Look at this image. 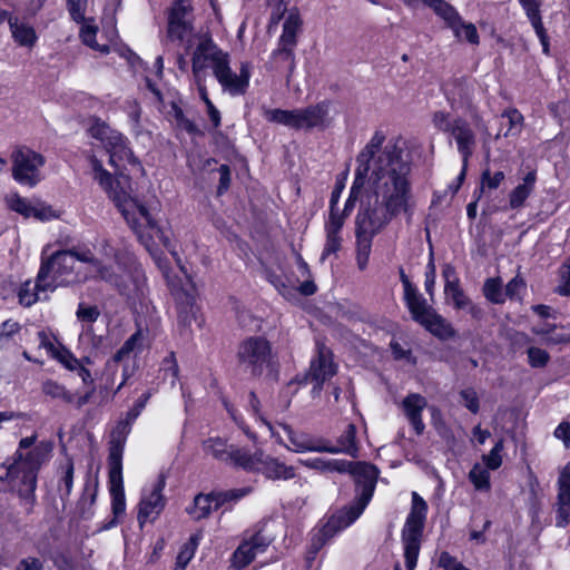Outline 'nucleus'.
Instances as JSON below:
<instances>
[{
  "label": "nucleus",
  "mask_w": 570,
  "mask_h": 570,
  "mask_svg": "<svg viewBox=\"0 0 570 570\" xmlns=\"http://www.w3.org/2000/svg\"><path fill=\"white\" fill-rule=\"evenodd\" d=\"M354 180L350 188L338 217L342 220L352 214L366 180L368 179L377 196L382 198V207L386 210L390 223L400 214L409 219L413 216L412 171L413 161L400 145V138L386 140L382 130H375L367 144L356 156Z\"/></svg>",
  "instance_id": "obj_1"
},
{
  "label": "nucleus",
  "mask_w": 570,
  "mask_h": 570,
  "mask_svg": "<svg viewBox=\"0 0 570 570\" xmlns=\"http://www.w3.org/2000/svg\"><path fill=\"white\" fill-rule=\"evenodd\" d=\"M89 164L94 180L120 210L139 243L148 252H153L158 246L169 249L171 247L169 233L153 218L148 207L132 198L95 155L89 158Z\"/></svg>",
  "instance_id": "obj_2"
},
{
  "label": "nucleus",
  "mask_w": 570,
  "mask_h": 570,
  "mask_svg": "<svg viewBox=\"0 0 570 570\" xmlns=\"http://www.w3.org/2000/svg\"><path fill=\"white\" fill-rule=\"evenodd\" d=\"M36 435L22 438L18 450L8 458L1 466L6 470L4 480H20L18 495L24 502L29 513L36 503L38 473L45 460V452L39 446L23 454L21 450L30 449L36 442Z\"/></svg>",
  "instance_id": "obj_3"
},
{
  "label": "nucleus",
  "mask_w": 570,
  "mask_h": 570,
  "mask_svg": "<svg viewBox=\"0 0 570 570\" xmlns=\"http://www.w3.org/2000/svg\"><path fill=\"white\" fill-rule=\"evenodd\" d=\"M399 276L404 289L403 301L412 320L440 341L454 338L456 331L453 325L428 304L402 266L399 267Z\"/></svg>",
  "instance_id": "obj_4"
},
{
  "label": "nucleus",
  "mask_w": 570,
  "mask_h": 570,
  "mask_svg": "<svg viewBox=\"0 0 570 570\" xmlns=\"http://www.w3.org/2000/svg\"><path fill=\"white\" fill-rule=\"evenodd\" d=\"M428 510L429 507L426 501L417 492H413L411 509L401 531L406 570H414L417 564ZM393 570L402 569L397 563Z\"/></svg>",
  "instance_id": "obj_5"
},
{
  "label": "nucleus",
  "mask_w": 570,
  "mask_h": 570,
  "mask_svg": "<svg viewBox=\"0 0 570 570\" xmlns=\"http://www.w3.org/2000/svg\"><path fill=\"white\" fill-rule=\"evenodd\" d=\"M238 366L253 377H261L273 361V347L264 336H249L243 340L237 348Z\"/></svg>",
  "instance_id": "obj_6"
},
{
  "label": "nucleus",
  "mask_w": 570,
  "mask_h": 570,
  "mask_svg": "<svg viewBox=\"0 0 570 570\" xmlns=\"http://www.w3.org/2000/svg\"><path fill=\"white\" fill-rule=\"evenodd\" d=\"M432 122L438 130L449 134L454 138L458 151L463 163L468 165L475 145V134L470 124L462 117H455L451 120L450 114L442 110L433 114Z\"/></svg>",
  "instance_id": "obj_7"
},
{
  "label": "nucleus",
  "mask_w": 570,
  "mask_h": 570,
  "mask_svg": "<svg viewBox=\"0 0 570 570\" xmlns=\"http://www.w3.org/2000/svg\"><path fill=\"white\" fill-rule=\"evenodd\" d=\"M75 268V259L69 249L55 252L46 259H41V264L37 274V286L39 289L55 291L58 285L67 281L72 275Z\"/></svg>",
  "instance_id": "obj_8"
},
{
  "label": "nucleus",
  "mask_w": 570,
  "mask_h": 570,
  "mask_svg": "<svg viewBox=\"0 0 570 570\" xmlns=\"http://www.w3.org/2000/svg\"><path fill=\"white\" fill-rule=\"evenodd\" d=\"M12 178L21 186L36 187L41 181L40 168L46 159L40 154L28 147H18L11 153Z\"/></svg>",
  "instance_id": "obj_9"
},
{
  "label": "nucleus",
  "mask_w": 570,
  "mask_h": 570,
  "mask_svg": "<svg viewBox=\"0 0 570 570\" xmlns=\"http://www.w3.org/2000/svg\"><path fill=\"white\" fill-rule=\"evenodd\" d=\"M171 294L177 309V328L180 336H191V324L196 322L199 327L204 323L200 307L196 303V287L190 284L188 288L184 286H173Z\"/></svg>",
  "instance_id": "obj_10"
},
{
  "label": "nucleus",
  "mask_w": 570,
  "mask_h": 570,
  "mask_svg": "<svg viewBox=\"0 0 570 570\" xmlns=\"http://www.w3.org/2000/svg\"><path fill=\"white\" fill-rule=\"evenodd\" d=\"M380 473V469L374 463L362 461L351 476L354 483L355 498L347 507L360 515L363 514L373 499Z\"/></svg>",
  "instance_id": "obj_11"
},
{
  "label": "nucleus",
  "mask_w": 570,
  "mask_h": 570,
  "mask_svg": "<svg viewBox=\"0 0 570 570\" xmlns=\"http://www.w3.org/2000/svg\"><path fill=\"white\" fill-rule=\"evenodd\" d=\"M4 203L7 209L22 216L24 219L33 218L45 223L58 218L51 205L37 197L29 199L18 191L6 195Z\"/></svg>",
  "instance_id": "obj_12"
},
{
  "label": "nucleus",
  "mask_w": 570,
  "mask_h": 570,
  "mask_svg": "<svg viewBox=\"0 0 570 570\" xmlns=\"http://www.w3.org/2000/svg\"><path fill=\"white\" fill-rule=\"evenodd\" d=\"M228 52L220 49L212 36L206 35L200 38L191 56V72L196 81L202 80L208 62H212L213 75L217 72L218 62H224Z\"/></svg>",
  "instance_id": "obj_13"
},
{
  "label": "nucleus",
  "mask_w": 570,
  "mask_h": 570,
  "mask_svg": "<svg viewBox=\"0 0 570 570\" xmlns=\"http://www.w3.org/2000/svg\"><path fill=\"white\" fill-rule=\"evenodd\" d=\"M222 89L230 96H243L249 88L252 77V63L248 61L242 62L239 73H235L230 68L229 56L224 62H218L217 72L214 76Z\"/></svg>",
  "instance_id": "obj_14"
},
{
  "label": "nucleus",
  "mask_w": 570,
  "mask_h": 570,
  "mask_svg": "<svg viewBox=\"0 0 570 570\" xmlns=\"http://www.w3.org/2000/svg\"><path fill=\"white\" fill-rule=\"evenodd\" d=\"M331 101L325 99L308 105L304 108L295 109L294 130L311 131L313 129L325 130L330 127L332 119L330 117Z\"/></svg>",
  "instance_id": "obj_15"
},
{
  "label": "nucleus",
  "mask_w": 570,
  "mask_h": 570,
  "mask_svg": "<svg viewBox=\"0 0 570 570\" xmlns=\"http://www.w3.org/2000/svg\"><path fill=\"white\" fill-rule=\"evenodd\" d=\"M166 479L163 474L155 482L149 494L142 495L138 503L137 521L140 529L149 521L154 523L165 510L167 499L164 495Z\"/></svg>",
  "instance_id": "obj_16"
},
{
  "label": "nucleus",
  "mask_w": 570,
  "mask_h": 570,
  "mask_svg": "<svg viewBox=\"0 0 570 570\" xmlns=\"http://www.w3.org/2000/svg\"><path fill=\"white\" fill-rule=\"evenodd\" d=\"M316 355L311 360L308 374L314 389L322 390L325 382L337 374L338 365L334 362L333 351L321 341H316Z\"/></svg>",
  "instance_id": "obj_17"
},
{
  "label": "nucleus",
  "mask_w": 570,
  "mask_h": 570,
  "mask_svg": "<svg viewBox=\"0 0 570 570\" xmlns=\"http://www.w3.org/2000/svg\"><path fill=\"white\" fill-rule=\"evenodd\" d=\"M442 90L452 110L472 112L475 109L474 88L465 77L451 79L442 87Z\"/></svg>",
  "instance_id": "obj_18"
},
{
  "label": "nucleus",
  "mask_w": 570,
  "mask_h": 570,
  "mask_svg": "<svg viewBox=\"0 0 570 570\" xmlns=\"http://www.w3.org/2000/svg\"><path fill=\"white\" fill-rule=\"evenodd\" d=\"M108 487L111 499L112 518L101 529L109 530L119 524V517L126 512L122 468H108Z\"/></svg>",
  "instance_id": "obj_19"
},
{
  "label": "nucleus",
  "mask_w": 570,
  "mask_h": 570,
  "mask_svg": "<svg viewBox=\"0 0 570 570\" xmlns=\"http://www.w3.org/2000/svg\"><path fill=\"white\" fill-rule=\"evenodd\" d=\"M109 154V165L116 170L125 168L126 165L137 166L142 169L139 159L134 155L128 145V139L120 132H110L108 144L106 145ZM121 174V171H119Z\"/></svg>",
  "instance_id": "obj_20"
},
{
  "label": "nucleus",
  "mask_w": 570,
  "mask_h": 570,
  "mask_svg": "<svg viewBox=\"0 0 570 570\" xmlns=\"http://www.w3.org/2000/svg\"><path fill=\"white\" fill-rule=\"evenodd\" d=\"M557 485L556 527L567 528L570 525V461L560 472Z\"/></svg>",
  "instance_id": "obj_21"
},
{
  "label": "nucleus",
  "mask_w": 570,
  "mask_h": 570,
  "mask_svg": "<svg viewBox=\"0 0 570 570\" xmlns=\"http://www.w3.org/2000/svg\"><path fill=\"white\" fill-rule=\"evenodd\" d=\"M360 517L353 509L344 505L335 513L322 519L315 529L330 541L337 533L352 525Z\"/></svg>",
  "instance_id": "obj_22"
},
{
  "label": "nucleus",
  "mask_w": 570,
  "mask_h": 570,
  "mask_svg": "<svg viewBox=\"0 0 570 570\" xmlns=\"http://www.w3.org/2000/svg\"><path fill=\"white\" fill-rule=\"evenodd\" d=\"M134 422L124 419L117 422L111 431L109 452H108V468H122V455L127 438L131 432Z\"/></svg>",
  "instance_id": "obj_23"
},
{
  "label": "nucleus",
  "mask_w": 570,
  "mask_h": 570,
  "mask_svg": "<svg viewBox=\"0 0 570 570\" xmlns=\"http://www.w3.org/2000/svg\"><path fill=\"white\" fill-rule=\"evenodd\" d=\"M193 11L189 0H174L168 12V36L181 41L191 26L186 21V16Z\"/></svg>",
  "instance_id": "obj_24"
},
{
  "label": "nucleus",
  "mask_w": 570,
  "mask_h": 570,
  "mask_svg": "<svg viewBox=\"0 0 570 570\" xmlns=\"http://www.w3.org/2000/svg\"><path fill=\"white\" fill-rule=\"evenodd\" d=\"M356 434V425L348 423L344 432L337 438L335 445L331 444L327 440H322L323 448L321 450H323V453H343L353 459H357L360 455V445Z\"/></svg>",
  "instance_id": "obj_25"
},
{
  "label": "nucleus",
  "mask_w": 570,
  "mask_h": 570,
  "mask_svg": "<svg viewBox=\"0 0 570 570\" xmlns=\"http://www.w3.org/2000/svg\"><path fill=\"white\" fill-rule=\"evenodd\" d=\"M344 224L342 217H335L334 215L325 220V244L322 250V259L341 250L343 242L341 232Z\"/></svg>",
  "instance_id": "obj_26"
},
{
  "label": "nucleus",
  "mask_w": 570,
  "mask_h": 570,
  "mask_svg": "<svg viewBox=\"0 0 570 570\" xmlns=\"http://www.w3.org/2000/svg\"><path fill=\"white\" fill-rule=\"evenodd\" d=\"M376 209L370 206L361 207L355 217V235L370 236V233L375 230L379 233L389 223L386 220V210L384 209L383 218L376 219Z\"/></svg>",
  "instance_id": "obj_27"
},
{
  "label": "nucleus",
  "mask_w": 570,
  "mask_h": 570,
  "mask_svg": "<svg viewBox=\"0 0 570 570\" xmlns=\"http://www.w3.org/2000/svg\"><path fill=\"white\" fill-rule=\"evenodd\" d=\"M101 247L106 256H112L116 265L126 274L134 275L140 269V264L135 254L125 250L116 249L111 246L108 239L101 242Z\"/></svg>",
  "instance_id": "obj_28"
},
{
  "label": "nucleus",
  "mask_w": 570,
  "mask_h": 570,
  "mask_svg": "<svg viewBox=\"0 0 570 570\" xmlns=\"http://www.w3.org/2000/svg\"><path fill=\"white\" fill-rule=\"evenodd\" d=\"M258 473H262L268 480H292L295 478V469L292 465H286L276 458L267 456L265 460L261 459Z\"/></svg>",
  "instance_id": "obj_29"
},
{
  "label": "nucleus",
  "mask_w": 570,
  "mask_h": 570,
  "mask_svg": "<svg viewBox=\"0 0 570 570\" xmlns=\"http://www.w3.org/2000/svg\"><path fill=\"white\" fill-rule=\"evenodd\" d=\"M537 181L535 170L527 173L523 177V181L515 186L509 194V208L519 209L524 206L527 199L531 196L534 190Z\"/></svg>",
  "instance_id": "obj_30"
},
{
  "label": "nucleus",
  "mask_w": 570,
  "mask_h": 570,
  "mask_svg": "<svg viewBox=\"0 0 570 570\" xmlns=\"http://www.w3.org/2000/svg\"><path fill=\"white\" fill-rule=\"evenodd\" d=\"M59 479L57 482V490L62 501L68 500L73 488L75 479V464L71 456L67 455L65 461L57 468Z\"/></svg>",
  "instance_id": "obj_31"
},
{
  "label": "nucleus",
  "mask_w": 570,
  "mask_h": 570,
  "mask_svg": "<svg viewBox=\"0 0 570 570\" xmlns=\"http://www.w3.org/2000/svg\"><path fill=\"white\" fill-rule=\"evenodd\" d=\"M285 433L287 434L288 441L293 445V451L297 453L304 452H318L323 453V443L322 440H313L305 434L296 433L289 425L283 426Z\"/></svg>",
  "instance_id": "obj_32"
},
{
  "label": "nucleus",
  "mask_w": 570,
  "mask_h": 570,
  "mask_svg": "<svg viewBox=\"0 0 570 570\" xmlns=\"http://www.w3.org/2000/svg\"><path fill=\"white\" fill-rule=\"evenodd\" d=\"M204 537L203 530L191 533L189 539L180 547L176 557L174 570H185L194 558L195 552Z\"/></svg>",
  "instance_id": "obj_33"
},
{
  "label": "nucleus",
  "mask_w": 570,
  "mask_h": 570,
  "mask_svg": "<svg viewBox=\"0 0 570 570\" xmlns=\"http://www.w3.org/2000/svg\"><path fill=\"white\" fill-rule=\"evenodd\" d=\"M235 468H240L246 472H257L261 456L257 454H252L246 449H232L230 450V459L228 461Z\"/></svg>",
  "instance_id": "obj_34"
},
{
  "label": "nucleus",
  "mask_w": 570,
  "mask_h": 570,
  "mask_svg": "<svg viewBox=\"0 0 570 570\" xmlns=\"http://www.w3.org/2000/svg\"><path fill=\"white\" fill-rule=\"evenodd\" d=\"M433 12L444 20L448 28L456 31V24L461 21L459 11L446 0H435L430 7Z\"/></svg>",
  "instance_id": "obj_35"
},
{
  "label": "nucleus",
  "mask_w": 570,
  "mask_h": 570,
  "mask_svg": "<svg viewBox=\"0 0 570 570\" xmlns=\"http://www.w3.org/2000/svg\"><path fill=\"white\" fill-rule=\"evenodd\" d=\"M203 451L207 455H212L214 459L228 462L230 459V451H228L227 441L219 436L208 438L203 442Z\"/></svg>",
  "instance_id": "obj_36"
},
{
  "label": "nucleus",
  "mask_w": 570,
  "mask_h": 570,
  "mask_svg": "<svg viewBox=\"0 0 570 570\" xmlns=\"http://www.w3.org/2000/svg\"><path fill=\"white\" fill-rule=\"evenodd\" d=\"M264 528L265 524H256L253 531H247L243 539L257 554L264 553L273 541L264 533Z\"/></svg>",
  "instance_id": "obj_37"
},
{
  "label": "nucleus",
  "mask_w": 570,
  "mask_h": 570,
  "mask_svg": "<svg viewBox=\"0 0 570 570\" xmlns=\"http://www.w3.org/2000/svg\"><path fill=\"white\" fill-rule=\"evenodd\" d=\"M262 116L267 122L283 125L294 129L295 109L262 108Z\"/></svg>",
  "instance_id": "obj_38"
},
{
  "label": "nucleus",
  "mask_w": 570,
  "mask_h": 570,
  "mask_svg": "<svg viewBox=\"0 0 570 570\" xmlns=\"http://www.w3.org/2000/svg\"><path fill=\"white\" fill-rule=\"evenodd\" d=\"M212 495L209 493H198L195 495L193 504L186 509V512L194 520H202L209 517L214 507L212 505Z\"/></svg>",
  "instance_id": "obj_39"
},
{
  "label": "nucleus",
  "mask_w": 570,
  "mask_h": 570,
  "mask_svg": "<svg viewBox=\"0 0 570 570\" xmlns=\"http://www.w3.org/2000/svg\"><path fill=\"white\" fill-rule=\"evenodd\" d=\"M252 491L250 488H239L232 489L227 491H212L209 495H212V502L214 504V510L220 509L228 502H237Z\"/></svg>",
  "instance_id": "obj_40"
},
{
  "label": "nucleus",
  "mask_w": 570,
  "mask_h": 570,
  "mask_svg": "<svg viewBox=\"0 0 570 570\" xmlns=\"http://www.w3.org/2000/svg\"><path fill=\"white\" fill-rule=\"evenodd\" d=\"M302 26V20L298 14L291 13L283 23V31L278 39V43L284 46L297 45V32Z\"/></svg>",
  "instance_id": "obj_41"
},
{
  "label": "nucleus",
  "mask_w": 570,
  "mask_h": 570,
  "mask_svg": "<svg viewBox=\"0 0 570 570\" xmlns=\"http://www.w3.org/2000/svg\"><path fill=\"white\" fill-rule=\"evenodd\" d=\"M13 40L22 47L32 48L38 41V36L32 26L16 22L11 29Z\"/></svg>",
  "instance_id": "obj_42"
},
{
  "label": "nucleus",
  "mask_w": 570,
  "mask_h": 570,
  "mask_svg": "<svg viewBox=\"0 0 570 570\" xmlns=\"http://www.w3.org/2000/svg\"><path fill=\"white\" fill-rule=\"evenodd\" d=\"M490 470L475 463L469 471L468 479L476 491L489 492L491 490Z\"/></svg>",
  "instance_id": "obj_43"
},
{
  "label": "nucleus",
  "mask_w": 570,
  "mask_h": 570,
  "mask_svg": "<svg viewBox=\"0 0 570 570\" xmlns=\"http://www.w3.org/2000/svg\"><path fill=\"white\" fill-rule=\"evenodd\" d=\"M42 392L45 395L53 400H60L66 404H72L75 402V393H71L65 385L53 380L43 382Z\"/></svg>",
  "instance_id": "obj_44"
},
{
  "label": "nucleus",
  "mask_w": 570,
  "mask_h": 570,
  "mask_svg": "<svg viewBox=\"0 0 570 570\" xmlns=\"http://www.w3.org/2000/svg\"><path fill=\"white\" fill-rule=\"evenodd\" d=\"M375 236V230L370 233L368 237L363 235H355L356 237V264L360 271L366 269L370 261L372 240Z\"/></svg>",
  "instance_id": "obj_45"
},
{
  "label": "nucleus",
  "mask_w": 570,
  "mask_h": 570,
  "mask_svg": "<svg viewBox=\"0 0 570 570\" xmlns=\"http://www.w3.org/2000/svg\"><path fill=\"white\" fill-rule=\"evenodd\" d=\"M169 115L174 118L176 125L189 135H203L198 126L191 119L185 116L183 108L176 101H171Z\"/></svg>",
  "instance_id": "obj_46"
},
{
  "label": "nucleus",
  "mask_w": 570,
  "mask_h": 570,
  "mask_svg": "<svg viewBox=\"0 0 570 570\" xmlns=\"http://www.w3.org/2000/svg\"><path fill=\"white\" fill-rule=\"evenodd\" d=\"M444 293L446 296L452 298L453 305L458 309H463L470 304V298L462 289L459 277H454V279L445 282Z\"/></svg>",
  "instance_id": "obj_47"
},
{
  "label": "nucleus",
  "mask_w": 570,
  "mask_h": 570,
  "mask_svg": "<svg viewBox=\"0 0 570 570\" xmlns=\"http://www.w3.org/2000/svg\"><path fill=\"white\" fill-rule=\"evenodd\" d=\"M483 295L492 304H503L505 302V293L503 292L502 281L500 277L487 278L483 285Z\"/></svg>",
  "instance_id": "obj_48"
},
{
  "label": "nucleus",
  "mask_w": 570,
  "mask_h": 570,
  "mask_svg": "<svg viewBox=\"0 0 570 570\" xmlns=\"http://www.w3.org/2000/svg\"><path fill=\"white\" fill-rule=\"evenodd\" d=\"M256 556H257L256 551H254L247 544V542H244V540H242L239 546L233 552L230 562L235 569L242 570V569L246 568L248 564H250L254 561V559L256 558Z\"/></svg>",
  "instance_id": "obj_49"
},
{
  "label": "nucleus",
  "mask_w": 570,
  "mask_h": 570,
  "mask_svg": "<svg viewBox=\"0 0 570 570\" xmlns=\"http://www.w3.org/2000/svg\"><path fill=\"white\" fill-rule=\"evenodd\" d=\"M47 289H39L37 286V281L33 286L30 279L22 283L18 289V301L19 304L24 307H30L39 301V293L46 292Z\"/></svg>",
  "instance_id": "obj_50"
},
{
  "label": "nucleus",
  "mask_w": 570,
  "mask_h": 570,
  "mask_svg": "<svg viewBox=\"0 0 570 570\" xmlns=\"http://www.w3.org/2000/svg\"><path fill=\"white\" fill-rule=\"evenodd\" d=\"M426 404L424 396L419 393H410L403 400V410L406 417L421 415Z\"/></svg>",
  "instance_id": "obj_51"
},
{
  "label": "nucleus",
  "mask_w": 570,
  "mask_h": 570,
  "mask_svg": "<svg viewBox=\"0 0 570 570\" xmlns=\"http://www.w3.org/2000/svg\"><path fill=\"white\" fill-rule=\"evenodd\" d=\"M327 542L328 540L314 528L305 554V561L308 567H312V563L316 559L318 552L324 548V546Z\"/></svg>",
  "instance_id": "obj_52"
},
{
  "label": "nucleus",
  "mask_w": 570,
  "mask_h": 570,
  "mask_svg": "<svg viewBox=\"0 0 570 570\" xmlns=\"http://www.w3.org/2000/svg\"><path fill=\"white\" fill-rule=\"evenodd\" d=\"M504 450V440L502 438L498 439L494 443L493 448L488 454L482 455V462L484 465L491 470L495 471L502 465V452Z\"/></svg>",
  "instance_id": "obj_53"
},
{
  "label": "nucleus",
  "mask_w": 570,
  "mask_h": 570,
  "mask_svg": "<svg viewBox=\"0 0 570 570\" xmlns=\"http://www.w3.org/2000/svg\"><path fill=\"white\" fill-rule=\"evenodd\" d=\"M505 175L503 171L498 170L494 174L491 173L489 168L484 169L481 175V184L478 190L480 195L483 194L484 189L488 188L490 190L499 188V186L504 180Z\"/></svg>",
  "instance_id": "obj_54"
},
{
  "label": "nucleus",
  "mask_w": 570,
  "mask_h": 570,
  "mask_svg": "<svg viewBox=\"0 0 570 570\" xmlns=\"http://www.w3.org/2000/svg\"><path fill=\"white\" fill-rule=\"evenodd\" d=\"M501 117L508 120L509 128L504 136L517 135L521 131L523 125V115L517 108H508L502 114Z\"/></svg>",
  "instance_id": "obj_55"
},
{
  "label": "nucleus",
  "mask_w": 570,
  "mask_h": 570,
  "mask_svg": "<svg viewBox=\"0 0 570 570\" xmlns=\"http://www.w3.org/2000/svg\"><path fill=\"white\" fill-rule=\"evenodd\" d=\"M293 46H284L277 43V48L271 53V58L276 61L287 62L289 65L288 70L292 73L295 68V52Z\"/></svg>",
  "instance_id": "obj_56"
},
{
  "label": "nucleus",
  "mask_w": 570,
  "mask_h": 570,
  "mask_svg": "<svg viewBox=\"0 0 570 570\" xmlns=\"http://www.w3.org/2000/svg\"><path fill=\"white\" fill-rule=\"evenodd\" d=\"M362 461H348L344 459H330L327 460V471L337 473H347L351 476L354 474Z\"/></svg>",
  "instance_id": "obj_57"
},
{
  "label": "nucleus",
  "mask_w": 570,
  "mask_h": 570,
  "mask_svg": "<svg viewBox=\"0 0 570 570\" xmlns=\"http://www.w3.org/2000/svg\"><path fill=\"white\" fill-rule=\"evenodd\" d=\"M94 268L101 281H105L118 288L121 287V277L115 272L111 265H107L100 259V264L95 265Z\"/></svg>",
  "instance_id": "obj_58"
},
{
  "label": "nucleus",
  "mask_w": 570,
  "mask_h": 570,
  "mask_svg": "<svg viewBox=\"0 0 570 570\" xmlns=\"http://www.w3.org/2000/svg\"><path fill=\"white\" fill-rule=\"evenodd\" d=\"M69 253L72 255L75 262H81L91 265L100 264V259L97 258L94 252L87 245H78L71 248H68Z\"/></svg>",
  "instance_id": "obj_59"
},
{
  "label": "nucleus",
  "mask_w": 570,
  "mask_h": 570,
  "mask_svg": "<svg viewBox=\"0 0 570 570\" xmlns=\"http://www.w3.org/2000/svg\"><path fill=\"white\" fill-rule=\"evenodd\" d=\"M461 31H463L464 39L474 46L480 43V36L474 23L466 22L461 18L460 23L456 24V31H453L456 38H461Z\"/></svg>",
  "instance_id": "obj_60"
},
{
  "label": "nucleus",
  "mask_w": 570,
  "mask_h": 570,
  "mask_svg": "<svg viewBox=\"0 0 570 570\" xmlns=\"http://www.w3.org/2000/svg\"><path fill=\"white\" fill-rule=\"evenodd\" d=\"M528 363L533 368H542L548 365L550 361V354L540 347L530 346L527 350Z\"/></svg>",
  "instance_id": "obj_61"
},
{
  "label": "nucleus",
  "mask_w": 570,
  "mask_h": 570,
  "mask_svg": "<svg viewBox=\"0 0 570 570\" xmlns=\"http://www.w3.org/2000/svg\"><path fill=\"white\" fill-rule=\"evenodd\" d=\"M76 316L81 323L94 324L100 316L97 305H88L83 302L78 304Z\"/></svg>",
  "instance_id": "obj_62"
},
{
  "label": "nucleus",
  "mask_w": 570,
  "mask_h": 570,
  "mask_svg": "<svg viewBox=\"0 0 570 570\" xmlns=\"http://www.w3.org/2000/svg\"><path fill=\"white\" fill-rule=\"evenodd\" d=\"M527 289V284L520 276H514L508 282L504 288L505 297L510 301H521L522 293Z\"/></svg>",
  "instance_id": "obj_63"
},
{
  "label": "nucleus",
  "mask_w": 570,
  "mask_h": 570,
  "mask_svg": "<svg viewBox=\"0 0 570 570\" xmlns=\"http://www.w3.org/2000/svg\"><path fill=\"white\" fill-rule=\"evenodd\" d=\"M438 566L443 570H471L448 551L440 553Z\"/></svg>",
  "instance_id": "obj_64"
}]
</instances>
